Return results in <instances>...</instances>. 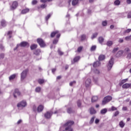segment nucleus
I'll return each mask as SVG.
<instances>
[{
    "mask_svg": "<svg viewBox=\"0 0 131 131\" xmlns=\"http://www.w3.org/2000/svg\"><path fill=\"white\" fill-rule=\"evenodd\" d=\"M123 54V51H120L118 52L117 55H119L118 56H121Z\"/></svg>",
    "mask_w": 131,
    "mask_h": 131,
    "instance_id": "nucleus-43",
    "label": "nucleus"
},
{
    "mask_svg": "<svg viewBox=\"0 0 131 131\" xmlns=\"http://www.w3.org/2000/svg\"><path fill=\"white\" fill-rule=\"evenodd\" d=\"M37 42L39 45L40 47H41V48H43L44 47H46V43H45V41H43V40H42V39L38 38L37 39Z\"/></svg>",
    "mask_w": 131,
    "mask_h": 131,
    "instance_id": "nucleus-7",
    "label": "nucleus"
},
{
    "mask_svg": "<svg viewBox=\"0 0 131 131\" xmlns=\"http://www.w3.org/2000/svg\"><path fill=\"white\" fill-rule=\"evenodd\" d=\"M37 4V1L34 0L32 2V5H36Z\"/></svg>",
    "mask_w": 131,
    "mask_h": 131,
    "instance_id": "nucleus-50",
    "label": "nucleus"
},
{
    "mask_svg": "<svg viewBox=\"0 0 131 131\" xmlns=\"http://www.w3.org/2000/svg\"><path fill=\"white\" fill-rule=\"evenodd\" d=\"M17 106L18 107L24 108V107H26V106H27V102H26V101L25 100H23L22 101L19 102Z\"/></svg>",
    "mask_w": 131,
    "mask_h": 131,
    "instance_id": "nucleus-5",
    "label": "nucleus"
},
{
    "mask_svg": "<svg viewBox=\"0 0 131 131\" xmlns=\"http://www.w3.org/2000/svg\"><path fill=\"white\" fill-rule=\"evenodd\" d=\"M79 59H80V57L77 56L75 57L73 60H72V64H74V63H76V62H78L79 61Z\"/></svg>",
    "mask_w": 131,
    "mask_h": 131,
    "instance_id": "nucleus-13",
    "label": "nucleus"
},
{
    "mask_svg": "<svg viewBox=\"0 0 131 131\" xmlns=\"http://www.w3.org/2000/svg\"><path fill=\"white\" fill-rule=\"evenodd\" d=\"M28 72V69H26L24 70L20 74V79L21 80H24L26 77L27 76V73Z\"/></svg>",
    "mask_w": 131,
    "mask_h": 131,
    "instance_id": "nucleus-3",
    "label": "nucleus"
},
{
    "mask_svg": "<svg viewBox=\"0 0 131 131\" xmlns=\"http://www.w3.org/2000/svg\"><path fill=\"white\" fill-rule=\"evenodd\" d=\"M46 7H47V5H45V4H42V5H41V6H40V8H41V9H45V8H46Z\"/></svg>",
    "mask_w": 131,
    "mask_h": 131,
    "instance_id": "nucleus-48",
    "label": "nucleus"
},
{
    "mask_svg": "<svg viewBox=\"0 0 131 131\" xmlns=\"http://www.w3.org/2000/svg\"><path fill=\"white\" fill-rule=\"evenodd\" d=\"M100 113L101 114H105V113H107V109L106 108L102 109L100 111Z\"/></svg>",
    "mask_w": 131,
    "mask_h": 131,
    "instance_id": "nucleus-27",
    "label": "nucleus"
},
{
    "mask_svg": "<svg viewBox=\"0 0 131 131\" xmlns=\"http://www.w3.org/2000/svg\"><path fill=\"white\" fill-rule=\"evenodd\" d=\"M18 7V3L16 1H14L12 6L10 7L11 10H15Z\"/></svg>",
    "mask_w": 131,
    "mask_h": 131,
    "instance_id": "nucleus-11",
    "label": "nucleus"
},
{
    "mask_svg": "<svg viewBox=\"0 0 131 131\" xmlns=\"http://www.w3.org/2000/svg\"><path fill=\"white\" fill-rule=\"evenodd\" d=\"M15 78H16V74H14L11 75L9 78V80H13V79H15Z\"/></svg>",
    "mask_w": 131,
    "mask_h": 131,
    "instance_id": "nucleus-22",
    "label": "nucleus"
},
{
    "mask_svg": "<svg viewBox=\"0 0 131 131\" xmlns=\"http://www.w3.org/2000/svg\"><path fill=\"white\" fill-rule=\"evenodd\" d=\"M43 110V106L42 105H39L37 108V112H41Z\"/></svg>",
    "mask_w": 131,
    "mask_h": 131,
    "instance_id": "nucleus-16",
    "label": "nucleus"
},
{
    "mask_svg": "<svg viewBox=\"0 0 131 131\" xmlns=\"http://www.w3.org/2000/svg\"><path fill=\"white\" fill-rule=\"evenodd\" d=\"M78 107H81V100H78L77 101Z\"/></svg>",
    "mask_w": 131,
    "mask_h": 131,
    "instance_id": "nucleus-38",
    "label": "nucleus"
},
{
    "mask_svg": "<svg viewBox=\"0 0 131 131\" xmlns=\"http://www.w3.org/2000/svg\"><path fill=\"white\" fill-rule=\"evenodd\" d=\"M29 12V9L26 8L21 11V14H26Z\"/></svg>",
    "mask_w": 131,
    "mask_h": 131,
    "instance_id": "nucleus-21",
    "label": "nucleus"
},
{
    "mask_svg": "<svg viewBox=\"0 0 131 131\" xmlns=\"http://www.w3.org/2000/svg\"><path fill=\"white\" fill-rule=\"evenodd\" d=\"M95 122L96 124H97V123H98L99 122H100V120L98 119H96Z\"/></svg>",
    "mask_w": 131,
    "mask_h": 131,
    "instance_id": "nucleus-59",
    "label": "nucleus"
},
{
    "mask_svg": "<svg viewBox=\"0 0 131 131\" xmlns=\"http://www.w3.org/2000/svg\"><path fill=\"white\" fill-rule=\"evenodd\" d=\"M33 111H34V112H36V111H37V108H36V106L33 105Z\"/></svg>",
    "mask_w": 131,
    "mask_h": 131,
    "instance_id": "nucleus-46",
    "label": "nucleus"
},
{
    "mask_svg": "<svg viewBox=\"0 0 131 131\" xmlns=\"http://www.w3.org/2000/svg\"><path fill=\"white\" fill-rule=\"evenodd\" d=\"M92 84V80L90 78H88L85 81V85L86 88H89V86H91Z\"/></svg>",
    "mask_w": 131,
    "mask_h": 131,
    "instance_id": "nucleus-10",
    "label": "nucleus"
},
{
    "mask_svg": "<svg viewBox=\"0 0 131 131\" xmlns=\"http://www.w3.org/2000/svg\"><path fill=\"white\" fill-rule=\"evenodd\" d=\"M119 125L120 126V127H121L122 128L124 127V125H125V124L124 123V122H123V121H121L119 122Z\"/></svg>",
    "mask_w": 131,
    "mask_h": 131,
    "instance_id": "nucleus-24",
    "label": "nucleus"
},
{
    "mask_svg": "<svg viewBox=\"0 0 131 131\" xmlns=\"http://www.w3.org/2000/svg\"><path fill=\"white\" fill-rule=\"evenodd\" d=\"M122 110L123 111H126L127 110V107L126 106H124L122 107Z\"/></svg>",
    "mask_w": 131,
    "mask_h": 131,
    "instance_id": "nucleus-60",
    "label": "nucleus"
},
{
    "mask_svg": "<svg viewBox=\"0 0 131 131\" xmlns=\"http://www.w3.org/2000/svg\"><path fill=\"white\" fill-rule=\"evenodd\" d=\"M58 53L59 55H60V56H62V55H63L64 54L63 53V52L61 51V50L60 49H58Z\"/></svg>",
    "mask_w": 131,
    "mask_h": 131,
    "instance_id": "nucleus-41",
    "label": "nucleus"
},
{
    "mask_svg": "<svg viewBox=\"0 0 131 131\" xmlns=\"http://www.w3.org/2000/svg\"><path fill=\"white\" fill-rule=\"evenodd\" d=\"M127 18H131V12L130 11L129 12H128V13Z\"/></svg>",
    "mask_w": 131,
    "mask_h": 131,
    "instance_id": "nucleus-58",
    "label": "nucleus"
},
{
    "mask_svg": "<svg viewBox=\"0 0 131 131\" xmlns=\"http://www.w3.org/2000/svg\"><path fill=\"white\" fill-rule=\"evenodd\" d=\"M76 82L75 81H73V82H71L70 83V86H72V85H73V84H75Z\"/></svg>",
    "mask_w": 131,
    "mask_h": 131,
    "instance_id": "nucleus-55",
    "label": "nucleus"
},
{
    "mask_svg": "<svg viewBox=\"0 0 131 131\" xmlns=\"http://www.w3.org/2000/svg\"><path fill=\"white\" fill-rule=\"evenodd\" d=\"M8 35H9V38H11L12 37V36H11L10 34H12V31H10L7 33Z\"/></svg>",
    "mask_w": 131,
    "mask_h": 131,
    "instance_id": "nucleus-45",
    "label": "nucleus"
},
{
    "mask_svg": "<svg viewBox=\"0 0 131 131\" xmlns=\"http://www.w3.org/2000/svg\"><path fill=\"white\" fill-rule=\"evenodd\" d=\"M1 26H2L3 27H6L7 26V22L6 21V20H5V19H3L2 20H1Z\"/></svg>",
    "mask_w": 131,
    "mask_h": 131,
    "instance_id": "nucleus-17",
    "label": "nucleus"
},
{
    "mask_svg": "<svg viewBox=\"0 0 131 131\" xmlns=\"http://www.w3.org/2000/svg\"><path fill=\"white\" fill-rule=\"evenodd\" d=\"M72 108H68V113H72Z\"/></svg>",
    "mask_w": 131,
    "mask_h": 131,
    "instance_id": "nucleus-54",
    "label": "nucleus"
},
{
    "mask_svg": "<svg viewBox=\"0 0 131 131\" xmlns=\"http://www.w3.org/2000/svg\"><path fill=\"white\" fill-rule=\"evenodd\" d=\"M58 41H59V40L58 39H55L53 41V43L54 45H56L57 44V43L58 42Z\"/></svg>",
    "mask_w": 131,
    "mask_h": 131,
    "instance_id": "nucleus-40",
    "label": "nucleus"
},
{
    "mask_svg": "<svg viewBox=\"0 0 131 131\" xmlns=\"http://www.w3.org/2000/svg\"><path fill=\"white\" fill-rule=\"evenodd\" d=\"M52 115H53V112H47L44 115V116L45 118H47V119H50L51 117H52Z\"/></svg>",
    "mask_w": 131,
    "mask_h": 131,
    "instance_id": "nucleus-9",
    "label": "nucleus"
},
{
    "mask_svg": "<svg viewBox=\"0 0 131 131\" xmlns=\"http://www.w3.org/2000/svg\"><path fill=\"white\" fill-rule=\"evenodd\" d=\"M40 90H41V88H40V87H39V86L37 87V88L35 89V92H36V93H39V92H40Z\"/></svg>",
    "mask_w": 131,
    "mask_h": 131,
    "instance_id": "nucleus-34",
    "label": "nucleus"
},
{
    "mask_svg": "<svg viewBox=\"0 0 131 131\" xmlns=\"http://www.w3.org/2000/svg\"><path fill=\"white\" fill-rule=\"evenodd\" d=\"M55 35H56L57 38H59V37H60V36H61V34H60V33H59V31H55L51 33V37H54L55 36Z\"/></svg>",
    "mask_w": 131,
    "mask_h": 131,
    "instance_id": "nucleus-8",
    "label": "nucleus"
},
{
    "mask_svg": "<svg viewBox=\"0 0 131 131\" xmlns=\"http://www.w3.org/2000/svg\"><path fill=\"white\" fill-rule=\"evenodd\" d=\"M31 50H35L36 48H37V45L36 44H33L30 47Z\"/></svg>",
    "mask_w": 131,
    "mask_h": 131,
    "instance_id": "nucleus-23",
    "label": "nucleus"
},
{
    "mask_svg": "<svg viewBox=\"0 0 131 131\" xmlns=\"http://www.w3.org/2000/svg\"><path fill=\"white\" fill-rule=\"evenodd\" d=\"M53 15L52 12L50 13L49 14H48L46 17V21H48L50 18H51V16Z\"/></svg>",
    "mask_w": 131,
    "mask_h": 131,
    "instance_id": "nucleus-26",
    "label": "nucleus"
},
{
    "mask_svg": "<svg viewBox=\"0 0 131 131\" xmlns=\"http://www.w3.org/2000/svg\"><path fill=\"white\" fill-rule=\"evenodd\" d=\"M123 89H131V83H125L122 85Z\"/></svg>",
    "mask_w": 131,
    "mask_h": 131,
    "instance_id": "nucleus-14",
    "label": "nucleus"
},
{
    "mask_svg": "<svg viewBox=\"0 0 131 131\" xmlns=\"http://www.w3.org/2000/svg\"><path fill=\"white\" fill-rule=\"evenodd\" d=\"M126 3L128 5H130V4H131V0H127Z\"/></svg>",
    "mask_w": 131,
    "mask_h": 131,
    "instance_id": "nucleus-63",
    "label": "nucleus"
},
{
    "mask_svg": "<svg viewBox=\"0 0 131 131\" xmlns=\"http://www.w3.org/2000/svg\"><path fill=\"white\" fill-rule=\"evenodd\" d=\"M100 65H101V62H100V61H99L94 62V63L93 64V66L94 68L99 67V66H100Z\"/></svg>",
    "mask_w": 131,
    "mask_h": 131,
    "instance_id": "nucleus-15",
    "label": "nucleus"
},
{
    "mask_svg": "<svg viewBox=\"0 0 131 131\" xmlns=\"http://www.w3.org/2000/svg\"><path fill=\"white\" fill-rule=\"evenodd\" d=\"M74 123V122L72 121H68L64 125V126L66 127L65 130L63 131H72V128L71 126L73 125Z\"/></svg>",
    "mask_w": 131,
    "mask_h": 131,
    "instance_id": "nucleus-1",
    "label": "nucleus"
},
{
    "mask_svg": "<svg viewBox=\"0 0 131 131\" xmlns=\"http://www.w3.org/2000/svg\"><path fill=\"white\" fill-rule=\"evenodd\" d=\"M114 4L115 6H119L120 5V1L119 0H116L115 1Z\"/></svg>",
    "mask_w": 131,
    "mask_h": 131,
    "instance_id": "nucleus-33",
    "label": "nucleus"
},
{
    "mask_svg": "<svg viewBox=\"0 0 131 131\" xmlns=\"http://www.w3.org/2000/svg\"><path fill=\"white\" fill-rule=\"evenodd\" d=\"M130 31H131V29H128L124 31V32L123 33V35H124V34H125L126 33H129V32H130Z\"/></svg>",
    "mask_w": 131,
    "mask_h": 131,
    "instance_id": "nucleus-29",
    "label": "nucleus"
},
{
    "mask_svg": "<svg viewBox=\"0 0 131 131\" xmlns=\"http://www.w3.org/2000/svg\"><path fill=\"white\" fill-rule=\"evenodd\" d=\"M98 36V33H94L92 36L91 37L92 39H94V38H96V37Z\"/></svg>",
    "mask_w": 131,
    "mask_h": 131,
    "instance_id": "nucleus-32",
    "label": "nucleus"
},
{
    "mask_svg": "<svg viewBox=\"0 0 131 131\" xmlns=\"http://www.w3.org/2000/svg\"><path fill=\"white\" fill-rule=\"evenodd\" d=\"M127 79H123V80L121 81V83H122V84H123V83H124L125 82H126L127 81Z\"/></svg>",
    "mask_w": 131,
    "mask_h": 131,
    "instance_id": "nucleus-42",
    "label": "nucleus"
},
{
    "mask_svg": "<svg viewBox=\"0 0 131 131\" xmlns=\"http://www.w3.org/2000/svg\"><path fill=\"white\" fill-rule=\"evenodd\" d=\"M119 42H120V43H122V42H123V39H122V38H120V39H119Z\"/></svg>",
    "mask_w": 131,
    "mask_h": 131,
    "instance_id": "nucleus-61",
    "label": "nucleus"
},
{
    "mask_svg": "<svg viewBox=\"0 0 131 131\" xmlns=\"http://www.w3.org/2000/svg\"><path fill=\"white\" fill-rule=\"evenodd\" d=\"M29 47V44L28 43V42H26V41H23L21 42L20 45H17L16 46V47L14 49V51H16V50H17V48H19V47Z\"/></svg>",
    "mask_w": 131,
    "mask_h": 131,
    "instance_id": "nucleus-4",
    "label": "nucleus"
},
{
    "mask_svg": "<svg viewBox=\"0 0 131 131\" xmlns=\"http://www.w3.org/2000/svg\"><path fill=\"white\" fill-rule=\"evenodd\" d=\"M118 50H119V48H118V47L115 48L113 50V52L115 53V52H117V51H118Z\"/></svg>",
    "mask_w": 131,
    "mask_h": 131,
    "instance_id": "nucleus-52",
    "label": "nucleus"
},
{
    "mask_svg": "<svg viewBox=\"0 0 131 131\" xmlns=\"http://www.w3.org/2000/svg\"><path fill=\"white\" fill-rule=\"evenodd\" d=\"M90 114H96L97 112L95 110V108L93 107H91L90 110Z\"/></svg>",
    "mask_w": 131,
    "mask_h": 131,
    "instance_id": "nucleus-18",
    "label": "nucleus"
},
{
    "mask_svg": "<svg viewBox=\"0 0 131 131\" xmlns=\"http://www.w3.org/2000/svg\"><path fill=\"white\" fill-rule=\"evenodd\" d=\"M95 118H96L95 117H93L91 120H90V123H93V122H94V121H95Z\"/></svg>",
    "mask_w": 131,
    "mask_h": 131,
    "instance_id": "nucleus-44",
    "label": "nucleus"
},
{
    "mask_svg": "<svg viewBox=\"0 0 131 131\" xmlns=\"http://www.w3.org/2000/svg\"><path fill=\"white\" fill-rule=\"evenodd\" d=\"M114 62V59L113 58V57H112L110 60L108 62V64L107 65V70L108 71L111 70V68H112V67L113 66Z\"/></svg>",
    "mask_w": 131,
    "mask_h": 131,
    "instance_id": "nucleus-6",
    "label": "nucleus"
},
{
    "mask_svg": "<svg viewBox=\"0 0 131 131\" xmlns=\"http://www.w3.org/2000/svg\"><path fill=\"white\" fill-rule=\"evenodd\" d=\"M130 49H129V48H126L125 49H124V52H130Z\"/></svg>",
    "mask_w": 131,
    "mask_h": 131,
    "instance_id": "nucleus-57",
    "label": "nucleus"
},
{
    "mask_svg": "<svg viewBox=\"0 0 131 131\" xmlns=\"http://www.w3.org/2000/svg\"><path fill=\"white\" fill-rule=\"evenodd\" d=\"M125 40H131V35L125 37Z\"/></svg>",
    "mask_w": 131,
    "mask_h": 131,
    "instance_id": "nucleus-36",
    "label": "nucleus"
},
{
    "mask_svg": "<svg viewBox=\"0 0 131 131\" xmlns=\"http://www.w3.org/2000/svg\"><path fill=\"white\" fill-rule=\"evenodd\" d=\"M107 25V21L104 20L102 21V26H106Z\"/></svg>",
    "mask_w": 131,
    "mask_h": 131,
    "instance_id": "nucleus-49",
    "label": "nucleus"
},
{
    "mask_svg": "<svg viewBox=\"0 0 131 131\" xmlns=\"http://www.w3.org/2000/svg\"><path fill=\"white\" fill-rule=\"evenodd\" d=\"M40 53V50L37 49L36 51H34V55H36L38 56V55H39V53Z\"/></svg>",
    "mask_w": 131,
    "mask_h": 131,
    "instance_id": "nucleus-25",
    "label": "nucleus"
},
{
    "mask_svg": "<svg viewBox=\"0 0 131 131\" xmlns=\"http://www.w3.org/2000/svg\"><path fill=\"white\" fill-rule=\"evenodd\" d=\"M112 111H114L115 110H117V108H116V107H115L114 106H112Z\"/></svg>",
    "mask_w": 131,
    "mask_h": 131,
    "instance_id": "nucleus-62",
    "label": "nucleus"
},
{
    "mask_svg": "<svg viewBox=\"0 0 131 131\" xmlns=\"http://www.w3.org/2000/svg\"><path fill=\"white\" fill-rule=\"evenodd\" d=\"M20 95H21V93L19 92V90L16 89L13 93L14 97L17 98V96H20Z\"/></svg>",
    "mask_w": 131,
    "mask_h": 131,
    "instance_id": "nucleus-12",
    "label": "nucleus"
},
{
    "mask_svg": "<svg viewBox=\"0 0 131 131\" xmlns=\"http://www.w3.org/2000/svg\"><path fill=\"white\" fill-rule=\"evenodd\" d=\"M105 59V55H100L98 57V60L99 61H103V60Z\"/></svg>",
    "mask_w": 131,
    "mask_h": 131,
    "instance_id": "nucleus-20",
    "label": "nucleus"
},
{
    "mask_svg": "<svg viewBox=\"0 0 131 131\" xmlns=\"http://www.w3.org/2000/svg\"><path fill=\"white\" fill-rule=\"evenodd\" d=\"M112 45H113V42L112 41H108L106 42V45L108 47H111V46H112Z\"/></svg>",
    "mask_w": 131,
    "mask_h": 131,
    "instance_id": "nucleus-30",
    "label": "nucleus"
},
{
    "mask_svg": "<svg viewBox=\"0 0 131 131\" xmlns=\"http://www.w3.org/2000/svg\"><path fill=\"white\" fill-rule=\"evenodd\" d=\"M85 38H86V36H85V35H82L81 36V40H84Z\"/></svg>",
    "mask_w": 131,
    "mask_h": 131,
    "instance_id": "nucleus-37",
    "label": "nucleus"
},
{
    "mask_svg": "<svg viewBox=\"0 0 131 131\" xmlns=\"http://www.w3.org/2000/svg\"><path fill=\"white\" fill-rule=\"evenodd\" d=\"M94 72L95 73H96V74H99V73H100V71H99V70L98 69H95L94 70Z\"/></svg>",
    "mask_w": 131,
    "mask_h": 131,
    "instance_id": "nucleus-51",
    "label": "nucleus"
},
{
    "mask_svg": "<svg viewBox=\"0 0 131 131\" xmlns=\"http://www.w3.org/2000/svg\"><path fill=\"white\" fill-rule=\"evenodd\" d=\"M98 96H93L92 98V102L93 103H94L95 102H97V101H98Z\"/></svg>",
    "mask_w": 131,
    "mask_h": 131,
    "instance_id": "nucleus-19",
    "label": "nucleus"
},
{
    "mask_svg": "<svg viewBox=\"0 0 131 131\" xmlns=\"http://www.w3.org/2000/svg\"><path fill=\"white\" fill-rule=\"evenodd\" d=\"M5 58V54L4 53L0 54V60H2Z\"/></svg>",
    "mask_w": 131,
    "mask_h": 131,
    "instance_id": "nucleus-39",
    "label": "nucleus"
},
{
    "mask_svg": "<svg viewBox=\"0 0 131 131\" xmlns=\"http://www.w3.org/2000/svg\"><path fill=\"white\" fill-rule=\"evenodd\" d=\"M96 49H97V46H93L91 48V51L92 52H93L94 51L96 50Z\"/></svg>",
    "mask_w": 131,
    "mask_h": 131,
    "instance_id": "nucleus-35",
    "label": "nucleus"
},
{
    "mask_svg": "<svg viewBox=\"0 0 131 131\" xmlns=\"http://www.w3.org/2000/svg\"><path fill=\"white\" fill-rule=\"evenodd\" d=\"M127 59H130L131 58V52L128 53L127 55Z\"/></svg>",
    "mask_w": 131,
    "mask_h": 131,
    "instance_id": "nucleus-53",
    "label": "nucleus"
},
{
    "mask_svg": "<svg viewBox=\"0 0 131 131\" xmlns=\"http://www.w3.org/2000/svg\"><path fill=\"white\" fill-rule=\"evenodd\" d=\"M118 114H119V112L117 111L115 113L114 116L116 117L117 115H118Z\"/></svg>",
    "mask_w": 131,
    "mask_h": 131,
    "instance_id": "nucleus-56",
    "label": "nucleus"
},
{
    "mask_svg": "<svg viewBox=\"0 0 131 131\" xmlns=\"http://www.w3.org/2000/svg\"><path fill=\"white\" fill-rule=\"evenodd\" d=\"M98 41L100 43H102L104 41V38L103 37H99L98 38Z\"/></svg>",
    "mask_w": 131,
    "mask_h": 131,
    "instance_id": "nucleus-28",
    "label": "nucleus"
},
{
    "mask_svg": "<svg viewBox=\"0 0 131 131\" xmlns=\"http://www.w3.org/2000/svg\"><path fill=\"white\" fill-rule=\"evenodd\" d=\"M21 122H22V120H19L17 122V124H20V123H21Z\"/></svg>",
    "mask_w": 131,
    "mask_h": 131,
    "instance_id": "nucleus-64",
    "label": "nucleus"
},
{
    "mask_svg": "<svg viewBox=\"0 0 131 131\" xmlns=\"http://www.w3.org/2000/svg\"><path fill=\"white\" fill-rule=\"evenodd\" d=\"M111 100H112V97L110 96H107L104 97L102 100V105H106V104H107V103H108V102H110Z\"/></svg>",
    "mask_w": 131,
    "mask_h": 131,
    "instance_id": "nucleus-2",
    "label": "nucleus"
},
{
    "mask_svg": "<svg viewBox=\"0 0 131 131\" xmlns=\"http://www.w3.org/2000/svg\"><path fill=\"white\" fill-rule=\"evenodd\" d=\"M38 82L39 83V84H42L45 82V80L42 79H39L38 80Z\"/></svg>",
    "mask_w": 131,
    "mask_h": 131,
    "instance_id": "nucleus-31",
    "label": "nucleus"
},
{
    "mask_svg": "<svg viewBox=\"0 0 131 131\" xmlns=\"http://www.w3.org/2000/svg\"><path fill=\"white\" fill-rule=\"evenodd\" d=\"M82 50V47H78L77 49V51L79 52V53H80V52H81Z\"/></svg>",
    "mask_w": 131,
    "mask_h": 131,
    "instance_id": "nucleus-47",
    "label": "nucleus"
}]
</instances>
